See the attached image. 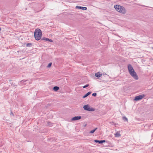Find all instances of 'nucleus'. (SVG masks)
Segmentation results:
<instances>
[{
  "mask_svg": "<svg viewBox=\"0 0 153 153\" xmlns=\"http://www.w3.org/2000/svg\"><path fill=\"white\" fill-rule=\"evenodd\" d=\"M33 45L32 43H27L26 44V46L27 47H30Z\"/></svg>",
  "mask_w": 153,
  "mask_h": 153,
  "instance_id": "nucleus-13",
  "label": "nucleus"
},
{
  "mask_svg": "<svg viewBox=\"0 0 153 153\" xmlns=\"http://www.w3.org/2000/svg\"><path fill=\"white\" fill-rule=\"evenodd\" d=\"M10 115H12L13 116H14V114L12 112H11L10 114Z\"/></svg>",
  "mask_w": 153,
  "mask_h": 153,
  "instance_id": "nucleus-26",
  "label": "nucleus"
},
{
  "mask_svg": "<svg viewBox=\"0 0 153 153\" xmlns=\"http://www.w3.org/2000/svg\"><path fill=\"white\" fill-rule=\"evenodd\" d=\"M1 28L0 27V31H1Z\"/></svg>",
  "mask_w": 153,
  "mask_h": 153,
  "instance_id": "nucleus-31",
  "label": "nucleus"
},
{
  "mask_svg": "<svg viewBox=\"0 0 153 153\" xmlns=\"http://www.w3.org/2000/svg\"><path fill=\"white\" fill-rule=\"evenodd\" d=\"M82 118L81 116H75L71 119V121H76L79 120Z\"/></svg>",
  "mask_w": 153,
  "mask_h": 153,
  "instance_id": "nucleus-6",
  "label": "nucleus"
},
{
  "mask_svg": "<svg viewBox=\"0 0 153 153\" xmlns=\"http://www.w3.org/2000/svg\"><path fill=\"white\" fill-rule=\"evenodd\" d=\"M52 64V63L51 62L49 63L48 64V65L47 66V67L48 68H50V67H51Z\"/></svg>",
  "mask_w": 153,
  "mask_h": 153,
  "instance_id": "nucleus-18",
  "label": "nucleus"
},
{
  "mask_svg": "<svg viewBox=\"0 0 153 153\" xmlns=\"http://www.w3.org/2000/svg\"><path fill=\"white\" fill-rule=\"evenodd\" d=\"M89 86V84H87L85 85H84L83 87V88H86V87H88V86Z\"/></svg>",
  "mask_w": 153,
  "mask_h": 153,
  "instance_id": "nucleus-19",
  "label": "nucleus"
},
{
  "mask_svg": "<svg viewBox=\"0 0 153 153\" xmlns=\"http://www.w3.org/2000/svg\"><path fill=\"white\" fill-rule=\"evenodd\" d=\"M101 141H102V144L106 142L107 143H108V144H110V142L108 141H106L105 140H101Z\"/></svg>",
  "mask_w": 153,
  "mask_h": 153,
  "instance_id": "nucleus-15",
  "label": "nucleus"
},
{
  "mask_svg": "<svg viewBox=\"0 0 153 153\" xmlns=\"http://www.w3.org/2000/svg\"><path fill=\"white\" fill-rule=\"evenodd\" d=\"M42 36V33L41 30L39 28L36 29L34 32L35 39L36 40H39L41 39Z\"/></svg>",
  "mask_w": 153,
  "mask_h": 153,
  "instance_id": "nucleus-1",
  "label": "nucleus"
},
{
  "mask_svg": "<svg viewBox=\"0 0 153 153\" xmlns=\"http://www.w3.org/2000/svg\"><path fill=\"white\" fill-rule=\"evenodd\" d=\"M115 136L116 137H119L121 135L119 132H117L115 134Z\"/></svg>",
  "mask_w": 153,
  "mask_h": 153,
  "instance_id": "nucleus-12",
  "label": "nucleus"
},
{
  "mask_svg": "<svg viewBox=\"0 0 153 153\" xmlns=\"http://www.w3.org/2000/svg\"><path fill=\"white\" fill-rule=\"evenodd\" d=\"M27 81V80H21L20 82L19 83L20 84H22V83H24Z\"/></svg>",
  "mask_w": 153,
  "mask_h": 153,
  "instance_id": "nucleus-17",
  "label": "nucleus"
},
{
  "mask_svg": "<svg viewBox=\"0 0 153 153\" xmlns=\"http://www.w3.org/2000/svg\"><path fill=\"white\" fill-rule=\"evenodd\" d=\"M97 95V94L96 93H94L92 94V96L94 97H96Z\"/></svg>",
  "mask_w": 153,
  "mask_h": 153,
  "instance_id": "nucleus-20",
  "label": "nucleus"
},
{
  "mask_svg": "<svg viewBox=\"0 0 153 153\" xmlns=\"http://www.w3.org/2000/svg\"><path fill=\"white\" fill-rule=\"evenodd\" d=\"M49 38H46V39H45V41H48V40H49Z\"/></svg>",
  "mask_w": 153,
  "mask_h": 153,
  "instance_id": "nucleus-25",
  "label": "nucleus"
},
{
  "mask_svg": "<svg viewBox=\"0 0 153 153\" xmlns=\"http://www.w3.org/2000/svg\"><path fill=\"white\" fill-rule=\"evenodd\" d=\"M10 84H11V85H12L13 84V82H12V83H10Z\"/></svg>",
  "mask_w": 153,
  "mask_h": 153,
  "instance_id": "nucleus-29",
  "label": "nucleus"
},
{
  "mask_svg": "<svg viewBox=\"0 0 153 153\" xmlns=\"http://www.w3.org/2000/svg\"><path fill=\"white\" fill-rule=\"evenodd\" d=\"M45 39H46L45 38V37H43L42 38V39H41V40H45Z\"/></svg>",
  "mask_w": 153,
  "mask_h": 153,
  "instance_id": "nucleus-24",
  "label": "nucleus"
},
{
  "mask_svg": "<svg viewBox=\"0 0 153 153\" xmlns=\"http://www.w3.org/2000/svg\"><path fill=\"white\" fill-rule=\"evenodd\" d=\"M123 119L125 122L127 121H128V119L125 116L123 117Z\"/></svg>",
  "mask_w": 153,
  "mask_h": 153,
  "instance_id": "nucleus-16",
  "label": "nucleus"
},
{
  "mask_svg": "<svg viewBox=\"0 0 153 153\" xmlns=\"http://www.w3.org/2000/svg\"><path fill=\"white\" fill-rule=\"evenodd\" d=\"M152 48V49H153V47Z\"/></svg>",
  "mask_w": 153,
  "mask_h": 153,
  "instance_id": "nucleus-33",
  "label": "nucleus"
},
{
  "mask_svg": "<svg viewBox=\"0 0 153 153\" xmlns=\"http://www.w3.org/2000/svg\"><path fill=\"white\" fill-rule=\"evenodd\" d=\"M94 142L96 143H98L100 144H102L101 140H94Z\"/></svg>",
  "mask_w": 153,
  "mask_h": 153,
  "instance_id": "nucleus-14",
  "label": "nucleus"
},
{
  "mask_svg": "<svg viewBox=\"0 0 153 153\" xmlns=\"http://www.w3.org/2000/svg\"><path fill=\"white\" fill-rule=\"evenodd\" d=\"M95 131H94V129H93V130H92L90 132V133H94Z\"/></svg>",
  "mask_w": 153,
  "mask_h": 153,
  "instance_id": "nucleus-21",
  "label": "nucleus"
},
{
  "mask_svg": "<svg viewBox=\"0 0 153 153\" xmlns=\"http://www.w3.org/2000/svg\"><path fill=\"white\" fill-rule=\"evenodd\" d=\"M145 95L144 94L139 95L135 97L134 99V100L135 101H137L140 100L145 97Z\"/></svg>",
  "mask_w": 153,
  "mask_h": 153,
  "instance_id": "nucleus-5",
  "label": "nucleus"
},
{
  "mask_svg": "<svg viewBox=\"0 0 153 153\" xmlns=\"http://www.w3.org/2000/svg\"><path fill=\"white\" fill-rule=\"evenodd\" d=\"M128 69L129 72L134 70L132 66L130 64L128 65Z\"/></svg>",
  "mask_w": 153,
  "mask_h": 153,
  "instance_id": "nucleus-8",
  "label": "nucleus"
},
{
  "mask_svg": "<svg viewBox=\"0 0 153 153\" xmlns=\"http://www.w3.org/2000/svg\"><path fill=\"white\" fill-rule=\"evenodd\" d=\"M114 8L116 10L121 13L125 14L126 13V10L123 6L119 5H116L114 6Z\"/></svg>",
  "mask_w": 153,
  "mask_h": 153,
  "instance_id": "nucleus-2",
  "label": "nucleus"
},
{
  "mask_svg": "<svg viewBox=\"0 0 153 153\" xmlns=\"http://www.w3.org/2000/svg\"><path fill=\"white\" fill-rule=\"evenodd\" d=\"M91 93V91H89L86 93L85 95H84L82 97L83 98H85L90 94Z\"/></svg>",
  "mask_w": 153,
  "mask_h": 153,
  "instance_id": "nucleus-10",
  "label": "nucleus"
},
{
  "mask_svg": "<svg viewBox=\"0 0 153 153\" xmlns=\"http://www.w3.org/2000/svg\"><path fill=\"white\" fill-rule=\"evenodd\" d=\"M83 108L84 110L89 111H93L95 110V108L91 107L88 104L84 105Z\"/></svg>",
  "mask_w": 153,
  "mask_h": 153,
  "instance_id": "nucleus-3",
  "label": "nucleus"
},
{
  "mask_svg": "<svg viewBox=\"0 0 153 153\" xmlns=\"http://www.w3.org/2000/svg\"><path fill=\"white\" fill-rule=\"evenodd\" d=\"M59 88L58 86H55L53 88V89L55 91H57L59 90Z\"/></svg>",
  "mask_w": 153,
  "mask_h": 153,
  "instance_id": "nucleus-11",
  "label": "nucleus"
},
{
  "mask_svg": "<svg viewBox=\"0 0 153 153\" xmlns=\"http://www.w3.org/2000/svg\"><path fill=\"white\" fill-rule=\"evenodd\" d=\"M11 81H12V80L10 79V80H9V81H10V82Z\"/></svg>",
  "mask_w": 153,
  "mask_h": 153,
  "instance_id": "nucleus-30",
  "label": "nucleus"
},
{
  "mask_svg": "<svg viewBox=\"0 0 153 153\" xmlns=\"http://www.w3.org/2000/svg\"><path fill=\"white\" fill-rule=\"evenodd\" d=\"M102 75V74L100 72H98L95 74V76L97 78L100 77Z\"/></svg>",
  "mask_w": 153,
  "mask_h": 153,
  "instance_id": "nucleus-9",
  "label": "nucleus"
},
{
  "mask_svg": "<svg viewBox=\"0 0 153 153\" xmlns=\"http://www.w3.org/2000/svg\"><path fill=\"white\" fill-rule=\"evenodd\" d=\"M48 41L50 42H53V40L52 39H49Z\"/></svg>",
  "mask_w": 153,
  "mask_h": 153,
  "instance_id": "nucleus-23",
  "label": "nucleus"
},
{
  "mask_svg": "<svg viewBox=\"0 0 153 153\" xmlns=\"http://www.w3.org/2000/svg\"><path fill=\"white\" fill-rule=\"evenodd\" d=\"M47 106H49L51 105V104L48 103L47 105Z\"/></svg>",
  "mask_w": 153,
  "mask_h": 153,
  "instance_id": "nucleus-28",
  "label": "nucleus"
},
{
  "mask_svg": "<svg viewBox=\"0 0 153 153\" xmlns=\"http://www.w3.org/2000/svg\"><path fill=\"white\" fill-rule=\"evenodd\" d=\"M51 122H48L47 123V124H46V125L47 126H48V125H50V124H51Z\"/></svg>",
  "mask_w": 153,
  "mask_h": 153,
  "instance_id": "nucleus-22",
  "label": "nucleus"
},
{
  "mask_svg": "<svg viewBox=\"0 0 153 153\" xmlns=\"http://www.w3.org/2000/svg\"><path fill=\"white\" fill-rule=\"evenodd\" d=\"M129 73L134 79L136 80L138 79V77L134 70L129 72Z\"/></svg>",
  "mask_w": 153,
  "mask_h": 153,
  "instance_id": "nucleus-4",
  "label": "nucleus"
},
{
  "mask_svg": "<svg viewBox=\"0 0 153 153\" xmlns=\"http://www.w3.org/2000/svg\"><path fill=\"white\" fill-rule=\"evenodd\" d=\"M75 8L76 9H81L84 10H86L87 9V8L86 7H83L80 6H76Z\"/></svg>",
  "mask_w": 153,
  "mask_h": 153,
  "instance_id": "nucleus-7",
  "label": "nucleus"
},
{
  "mask_svg": "<svg viewBox=\"0 0 153 153\" xmlns=\"http://www.w3.org/2000/svg\"><path fill=\"white\" fill-rule=\"evenodd\" d=\"M97 129V128H95L94 129V131H95Z\"/></svg>",
  "mask_w": 153,
  "mask_h": 153,
  "instance_id": "nucleus-27",
  "label": "nucleus"
},
{
  "mask_svg": "<svg viewBox=\"0 0 153 153\" xmlns=\"http://www.w3.org/2000/svg\"><path fill=\"white\" fill-rule=\"evenodd\" d=\"M86 125H85V126H86Z\"/></svg>",
  "mask_w": 153,
  "mask_h": 153,
  "instance_id": "nucleus-32",
  "label": "nucleus"
}]
</instances>
